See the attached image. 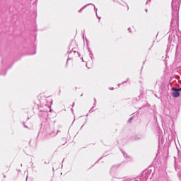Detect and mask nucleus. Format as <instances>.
Returning a JSON list of instances; mask_svg holds the SVG:
<instances>
[{
    "mask_svg": "<svg viewBox=\"0 0 181 181\" xmlns=\"http://www.w3.org/2000/svg\"><path fill=\"white\" fill-rule=\"evenodd\" d=\"M172 90H173V97L175 98L177 97H180V93H179V90H177V89H176L175 88H172Z\"/></svg>",
    "mask_w": 181,
    "mask_h": 181,
    "instance_id": "f257e3e1",
    "label": "nucleus"
},
{
    "mask_svg": "<svg viewBox=\"0 0 181 181\" xmlns=\"http://www.w3.org/2000/svg\"><path fill=\"white\" fill-rule=\"evenodd\" d=\"M177 90L178 93H179L180 91H181V88L177 89Z\"/></svg>",
    "mask_w": 181,
    "mask_h": 181,
    "instance_id": "f03ea898",
    "label": "nucleus"
}]
</instances>
